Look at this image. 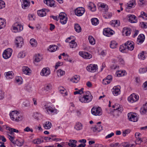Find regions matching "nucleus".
<instances>
[{"instance_id":"f257e3e1","label":"nucleus","mask_w":147,"mask_h":147,"mask_svg":"<svg viewBox=\"0 0 147 147\" xmlns=\"http://www.w3.org/2000/svg\"><path fill=\"white\" fill-rule=\"evenodd\" d=\"M9 115L11 119L13 121H18L22 119V116L17 111H12L10 113Z\"/></svg>"},{"instance_id":"f03ea898","label":"nucleus","mask_w":147,"mask_h":147,"mask_svg":"<svg viewBox=\"0 0 147 147\" xmlns=\"http://www.w3.org/2000/svg\"><path fill=\"white\" fill-rule=\"evenodd\" d=\"M93 97L92 95L87 94L84 95L83 97H79V100L82 103H88L91 102L92 99Z\"/></svg>"},{"instance_id":"7ed1b4c3","label":"nucleus","mask_w":147,"mask_h":147,"mask_svg":"<svg viewBox=\"0 0 147 147\" xmlns=\"http://www.w3.org/2000/svg\"><path fill=\"white\" fill-rule=\"evenodd\" d=\"M92 113L95 116H100L102 115V110L100 107H94L91 109Z\"/></svg>"},{"instance_id":"20e7f679","label":"nucleus","mask_w":147,"mask_h":147,"mask_svg":"<svg viewBox=\"0 0 147 147\" xmlns=\"http://www.w3.org/2000/svg\"><path fill=\"white\" fill-rule=\"evenodd\" d=\"M13 29L15 33L20 32L23 29V26L20 23L16 22L12 26Z\"/></svg>"},{"instance_id":"39448f33","label":"nucleus","mask_w":147,"mask_h":147,"mask_svg":"<svg viewBox=\"0 0 147 147\" xmlns=\"http://www.w3.org/2000/svg\"><path fill=\"white\" fill-rule=\"evenodd\" d=\"M60 23L63 25L66 24L67 21L66 14L64 12H61L59 15Z\"/></svg>"},{"instance_id":"423d86ee","label":"nucleus","mask_w":147,"mask_h":147,"mask_svg":"<svg viewBox=\"0 0 147 147\" xmlns=\"http://www.w3.org/2000/svg\"><path fill=\"white\" fill-rule=\"evenodd\" d=\"M45 109L48 114L51 115H54L58 113V111L55 109L54 107L53 108L50 106H45Z\"/></svg>"},{"instance_id":"0eeeda50","label":"nucleus","mask_w":147,"mask_h":147,"mask_svg":"<svg viewBox=\"0 0 147 147\" xmlns=\"http://www.w3.org/2000/svg\"><path fill=\"white\" fill-rule=\"evenodd\" d=\"M12 50L11 49L8 48L5 50L3 54V56L5 59H7L11 56Z\"/></svg>"},{"instance_id":"6e6552de","label":"nucleus","mask_w":147,"mask_h":147,"mask_svg":"<svg viewBox=\"0 0 147 147\" xmlns=\"http://www.w3.org/2000/svg\"><path fill=\"white\" fill-rule=\"evenodd\" d=\"M129 41H127L124 44L121 45L119 48V51L123 53H126L128 52L129 50V46L128 43Z\"/></svg>"},{"instance_id":"1a4fd4ad","label":"nucleus","mask_w":147,"mask_h":147,"mask_svg":"<svg viewBox=\"0 0 147 147\" xmlns=\"http://www.w3.org/2000/svg\"><path fill=\"white\" fill-rule=\"evenodd\" d=\"M101 122L97 123L94 127L91 128V130L94 132H97L100 131L102 129V127L101 125Z\"/></svg>"},{"instance_id":"9d476101","label":"nucleus","mask_w":147,"mask_h":147,"mask_svg":"<svg viewBox=\"0 0 147 147\" xmlns=\"http://www.w3.org/2000/svg\"><path fill=\"white\" fill-rule=\"evenodd\" d=\"M98 66L97 65L91 64L88 66L86 68L87 70L90 72H94L97 70Z\"/></svg>"},{"instance_id":"9b49d317","label":"nucleus","mask_w":147,"mask_h":147,"mask_svg":"<svg viewBox=\"0 0 147 147\" xmlns=\"http://www.w3.org/2000/svg\"><path fill=\"white\" fill-rule=\"evenodd\" d=\"M138 95L134 93H133L129 96V102L133 103L136 102L139 100Z\"/></svg>"},{"instance_id":"f8f14e48","label":"nucleus","mask_w":147,"mask_h":147,"mask_svg":"<svg viewBox=\"0 0 147 147\" xmlns=\"http://www.w3.org/2000/svg\"><path fill=\"white\" fill-rule=\"evenodd\" d=\"M114 32L113 30L108 28L104 29L103 32V34L108 37H109L113 35Z\"/></svg>"},{"instance_id":"ddd939ff","label":"nucleus","mask_w":147,"mask_h":147,"mask_svg":"<svg viewBox=\"0 0 147 147\" xmlns=\"http://www.w3.org/2000/svg\"><path fill=\"white\" fill-rule=\"evenodd\" d=\"M85 11L84 9L82 7H79L77 8L75 10V14L78 16H81L84 14Z\"/></svg>"},{"instance_id":"4468645a","label":"nucleus","mask_w":147,"mask_h":147,"mask_svg":"<svg viewBox=\"0 0 147 147\" xmlns=\"http://www.w3.org/2000/svg\"><path fill=\"white\" fill-rule=\"evenodd\" d=\"M23 38L20 37H16V39L15 44L17 47L20 48L23 44Z\"/></svg>"},{"instance_id":"2eb2a0df","label":"nucleus","mask_w":147,"mask_h":147,"mask_svg":"<svg viewBox=\"0 0 147 147\" xmlns=\"http://www.w3.org/2000/svg\"><path fill=\"white\" fill-rule=\"evenodd\" d=\"M79 55L83 58L86 59H90L92 57V55L86 52H80Z\"/></svg>"},{"instance_id":"dca6fc26","label":"nucleus","mask_w":147,"mask_h":147,"mask_svg":"<svg viewBox=\"0 0 147 147\" xmlns=\"http://www.w3.org/2000/svg\"><path fill=\"white\" fill-rule=\"evenodd\" d=\"M51 73L48 67L44 68L41 70L40 74L42 76H49Z\"/></svg>"},{"instance_id":"f3484780","label":"nucleus","mask_w":147,"mask_h":147,"mask_svg":"<svg viewBox=\"0 0 147 147\" xmlns=\"http://www.w3.org/2000/svg\"><path fill=\"white\" fill-rule=\"evenodd\" d=\"M121 87L119 86H114L112 90V92L113 94L117 96L120 94Z\"/></svg>"},{"instance_id":"a211bd4d","label":"nucleus","mask_w":147,"mask_h":147,"mask_svg":"<svg viewBox=\"0 0 147 147\" xmlns=\"http://www.w3.org/2000/svg\"><path fill=\"white\" fill-rule=\"evenodd\" d=\"M138 117L135 113H129V121L133 122H136L138 121Z\"/></svg>"},{"instance_id":"6ab92c4d","label":"nucleus","mask_w":147,"mask_h":147,"mask_svg":"<svg viewBox=\"0 0 147 147\" xmlns=\"http://www.w3.org/2000/svg\"><path fill=\"white\" fill-rule=\"evenodd\" d=\"M113 108L114 109L113 110L116 111L117 112L121 113L123 111V108L122 106L118 104H115L112 106Z\"/></svg>"},{"instance_id":"aec40b11","label":"nucleus","mask_w":147,"mask_h":147,"mask_svg":"<svg viewBox=\"0 0 147 147\" xmlns=\"http://www.w3.org/2000/svg\"><path fill=\"white\" fill-rule=\"evenodd\" d=\"M135 136L136 138L135 141V142L137 144H139L143 142L142 140V139L141 134L139 132H136L135 134Z\"/></svg>"},{"instance_id":"412c9836","label":"nucleus","mask_w":147,"mask_h":147,"mask_svg":"<svg viewBox=\"0 0 147 147\" xmlns=\"http://www.w3.org/2000/svg\"><path fill=\"white\" fill-rule=\"evenodd\" d=\"M49 11L46 9H43L41 10L37 11V13L39 16L40 17H43L46 16V12H48Z\"/></svg>"},{"instance_id":"4be33fe9","label":"nucleus","mask_w":147,"mask_h":147,"mask_svg":"<svg viewBox=\"0 0 147 147\" xmlns=\"http://www.w3.org/2000/svg\"><path fill=\"white\" fill-rule=\"evenodd\" d=\"M145 37L143 34H140L138 36L137 39V42L138 44L142 43L144 41Z\"/></svg>"},{"instance_id":"5701e85b","label":"nucleus","mask_w":147,"mask_h":147,"mask_svg":"<svg viewBox=\"0 0 147 147\" xmlns=\"http://www.w3.org/2000/svg\"><path fill=\"white\" fill-rule=\"evenodd\" d=\"M30 0H23L22 4V7L24 9H26L30 6Z\"/></svg>"},{"instance_id":"b1692460","label":"nucleus","mask_w":147,"mask_h":147,"mask_svg":"<svg viewBox=\"0 0 147 147\" xmlns=\"http://www.w3.org/2000/svg\"><path fill=\"white\" fill-rule=\"evenodd\" d=\"M147 56V53L146 51H142L139 53L138 55V58L141 60H144L146 58V57Z\"/></svg>"},{"instance_id":"393cba45","label":"nucleus","mask_w":147,"mask_h":147,"mask_svg":"<svg viewBox=\"0 0 147 147\" xmlns=\"http://www.w3.org/2000/svg\"><path fill=\"white\" fill-rule=\"evenodd\" d=\"M44 3L51 7H55V1L53 0H44Z\"/></svg>"},{"instance_id":"a878e982","label":"nucleus","mask_w":147,"mask_h":147,"mask_svg":"<svg viewBox=\"0 0 147 147\" xmlns=\"http://www.w3.org/2000/svg\"><path fill=\"white\" fill-rule=\"evenodd\" d=\"M138 20L137 17L134 15L129 14V22L131 23H136Z\"/></svg>"},{"instance_id":"bb28decb","label":"nucleus","mask_w":147,"mask_h":147,"mask_svg":"<svg viewBox=\"0 0 147 147\" xmlns=\"http://www.w3.org/2000/svg\"><path fill=\"white\" fill-rule=\"evenodd\" d=\"M140 112L142 114H145L147 113V102L143 105L140 109Z\"/></svg>"},{"instance_id":"cd10ccee","label":"nucleus","mask_w":147,"mask_h":147,"mask_svg":"<svg viewBox=\"0 0 147 147\" xmlns=\"http://www.w3.org/2000/svg\"><path fill=\"white\" fill-rule=\"evenodd\" d=\"M69 143L66 142V144H68L69 146L71 147H76V143L77 141L76 140H70Z\"/></svg>"},{"instance_id":"c85d7f7f","label":"nucleus","mask_w":147,"mask_h":147,"mask_svg":"<svg viewBox=\"0 0 147 147\" xmlns=\"http://www.w3.org/2000/svg\"><path fill=\"white\" fill-rule=\"evenodd\" d=\"M22 71L23 73L26 75H29L30 73V69L27 66H23L22 67Z\"/></svg>"},{"instance_id":"c756f323","label":"nucleus","mask_w":147,"mask_h":147,"mask_svg":"<svg viewBox=\"0 0 147 147\" xmlns=\"http://www.w3.org/2000/svg\"><path fill=\"white\" fill-rule=\"evenodd\" d=\"M5 77L7 79H12L13 78V74L12 71H8L5 73Z\"/></svg>"},{"instance_id":"7c9ffc66","label":"nucleus","mask_w":147,"mask_h":147,"mask_svg":"<svg viewBox=\"0 0 147 147\" xmlns=\"http://www.w3.org/2000/svg\"><path fill=\"white\" fill-rule=\"evenodd\" d=\"M80 77L79 76L75 75L73 76L71 79V81L73 83H77L80 80Z\"/></svg>"},{"instance_id":"2f4dec72","label":"nucleus","mask_w":147,"mask_h":147,"mask_svg":"<svg viewBox=\"0 0 147 147\" xmlns=\"http://www.w3.org/2000/svg\"><path fill=\"white\" fill-rule=\"evenodd\" d=\"M88 8L92 11H94L96 10V6L95 5L92 3L90 2L88 6Z\"/></svg>"},{"instance_id":"473e14b6","label":"nucleus","mask_w":147,"mask_h":147,"mask_svg":"<svg viewBox=\"0 0 147 147\" xmlns=\"http://www.w3.org/2000/svg\"><path fill=\"white\" fill-rule=\"evenodd\" d=\"M82 125L81 123L78 122L76 123L74 128L77 130H80L82 129Z\"/></svg>"},{"instance_id":"72a5a7b5","label":"nucleus","mask_w":147,"mask_h":147,"mask_svg":"<svg viewBox=\"0 0 147 147\" xmlns=\"http://www.w3.org/2000/svg\"><path fill=\"white\" fill-rule=\"evenodd\" d=\"M57 46L55 45H50L49 47V50L51 52H54L57 49Z\"/></svg>"},{"instance_id":"f704fd0d","label":"nucleus","mask_w":147,"mask_h":147,"mask_svg":"<svg viewBox=\"0 0 147 147\" xmlns=\"http://www.w3.org/2000/svg\"><path fill=\"white\" fill-rule=\"evenodd\" d=\"M34 62H40L42 59V57L39 54H36L35 55Z\"/></svg>"},{"instance_id":"c9c22d12","label":"nucleus","mask_w":147,"mask_h":147,"mask_svg":"<svg viewBox=\"0 0 147 147\" xmlns=\"http://www.w3.org/2000/svg\"><path fill=\"white\" fill-rule=\"evenodd\" d=\"M43 127L46 129H49L51 127V123L49 121H46L43 124Z\"/></svg>"},{"instance_id":"e433bc0d","label":"nucleus","mask_w":147,"mask_h":147,"mask_svg":"<svg viewBox=\"0 0 147 147\" xmlns=\"http://www.w3.org/2000/svg\"><path fill=\"white\" fill-rule=\"evenodd\" d=\"M136 5L135 0H131L129 1V9L134 7Z\"/></svg>"},{"instance_id":"4c0bfd02","label":"nucleus","mask_w":147,"mask_h":147,"mask_svg":"<svg viewBox=\"0 0 147 147\" xmlns=\"http://www.w3.org/2000/svg\"><path fill=\"white\" fill-rule=\"evenodd\" d=\"M30 45L32 47H36L37 44V42L36 40L33 38L30 40Z\"/></svg>"},{"instance_id":"58836bf2","label":"nucleus","mask_w":147,"mask_h":147,"mask_svg":"<svg viewBox=\"0 0 147 147\" xmlns=\"http://www.w3.org/2000/svg\"><path fill=\"white\" fill-rule=\"evenodd\" d=\"M138 18H142L144 19L147 20V14L144 11H141L140 15L138 16Z\"/></svg>"},{"instance_id":"ea45409f","label":"nucleus","mask_w":147,"mask_h":147,"mask_svg":"<svg viewBox=\"0 0 147 147\" xmlns=\"http://www.w3.org/2000/svg\"><path fill=\"white\" fill-rule=\"evenodd\" d=\"M5 23L4 19L0 18V29L5 27Z\"/></svg>"},{"instance_id":"a19ab883","label":"nucleus","mask_w":147,"mask_h":147,"mask_svg":"<svg viewBox=\"0 0 147 147\" xmlns=\"http://www.w3.org/2000/svg\"><path fill=\"white\" fill-rule=\"evenodd\" d=\"M74 29L75 31L78 33L80 32L81 31V28L79 24H75Z\"/></svg>"},{"instance_id":"79ce46f5","label":"nucleus","mask_w":147,"mask_h":147,"mask_svg":"<svg viewBox=\"0 0 147 147\" xmlns=\"http://www.w3.org/2000/svg\"><path fill=\"white\" fill-rule=\"evenodd\" d=\"M91 22L92 24L95 26L97 25L99 23V20L96 18H92Z\"/></svg>"},{"instance_id":"37998d69","label":"nucleus","mask_w":147,"mask_h":147,"mask_svg":"<svg viewBox=\"0 0 147 147\" xmlns=\"http://www.w3.org/2000/svg\"><path fill=\"white\" fill-rule=\"evenodd\" d=\"M125 73V71L123 72V71H119L116 72L115 75H116L117 77H120L124 76Z\"/></svg>"},{"instance_id":"c03bdc74","label":"nucleus","mask_w":147,"mask_h":147,"mask_svg":"<svg viewBox=\"0 0 147 147\" xmlns=\"http://www.w3.org/2000/svg\"><path fill=\"white\" fill-rule=\"evenodd\" d=\"M77 43L75 42L74 40H71L69 42V45L70 48H75L77 46Z\"/></svg>"},{"instance_id":"a18cd8bd","label":"nucleus","mask_w":147,"mask_h":147,"mask_svg":"<svg viewBox=\"0 0 147 147\" xmlns=\"http://www.w3.org/2000/svg\"><path fill=\"white\" fill-rule=\"evenodd\" d=\"M88 39L89 42L91 44L94 45L95 43V40L94 39L92 36H88Z\"/></svg>"},{"instance_id":"49530a36","label":"nucleus","mask_w":147,"mask_h":147,"mask_svg":"<svg viewBox=\"0 0 147 147\" xmlns=\"http://www.w3.org/2000/svg\"><path fill=\"white\" fill-rule=\"evenodd\" d=\"M117 45V44L115 41L114 40L112 41H111L110 47L112 49H114L116 47Z\"/></svg>"},{"instance_id":"de8ad7c7","label":"nucleus","mask_w":147,"mask_h":147,"mask_svg":"<svg viewBox=\"0 0 147 147\" xmlns=\"http://www.w3.org/2000/svg\"><path fill=\"white\" fill-rule=\"evenodd\" d=\"M119 147H129V142H123L119 144Z\"/></svg>"},{"instance_id":"09e8293b","label":"nucleus","mask_w":147,"mask_h":147,"mask_svg":"<svg viewBox=\"0 0 147 147\" xmlns=\"http://www.w3.org/2000/svg\"><path fill=\"white\" fill-rule=\"evenodd\" d=\"M128 30H129L128 27H125L123 28L122 32L123 35V36H127Z\"/></svg>"},{"instance_id":"8fccbe9b","label":"nucleus","mask_w":147,"mask_h":147,"mask_svg":"<svg viewBox=\"0 0 147 147\" xmlns=\"http://www.w3.org/2000/svg\"><path fill=\"white\" fill-rule=\"evenodd\" d=\"M134 48V43L131 41H129V50L132 51Z\"/></svg>"},{"instance_id":"3c124183","label":"nucleus","mask_w":147,"mask_h":147,"mask_svg":"<svg viewBox=\"0 0 147 147\" xmlns=\"http://www.w3.org/2000/svg\"><path fill=\"white\" fill-rule=\"evenodd\" d=\"M59 91L60 93L62 94H64V96H66L67 95V92L64 88L62 87H61L59 88Z\"/></svg>"},{"instance_id":"603ef678","label":"nucleus","mask_w":147,"mask_h":147,"mask_svg":"<svg viewBox=\"0 0 147 147\" xmlns=\"http://www.w3.org/2000/svg\"><path fill=\"white\" fill-rule=\"evenodd\" d=\"M57 74L58 76H62L65 74V71L61 69H59L57 71Z\"/></svg>"},{"instance_id":"864d4df0","label":"nucleus","mask_w":147,"mask_h":147,"mask_svg":"<svg viewBox=\"0 0 147 147\" xmlns=\"http://www.w3.org/2000/svg\"><path fill=\"white\" fill-rule=\"evenodd\" d=\"M147 72V67H145L141 68L139 70V72L140 74H144Z\"/></svg>"},{"instance_id":"5fc2aeb1","label":"nucleus","mask_w":147,"mask_h":147,"mask_svg":"<svg viewBox=\"0 0 147 147\" xmlns=\"http://www.w3.org/2000/svg\"><path fill=\"white\" fill-rule=\"evenodd\" d=\"M52 89V85L50 84H47L45 85V89L46 90L48 91Z\"/></svg>"},{"instance_id":"6e6d98bb","label":"nucleus","mask_w":147,"mask_h":147,"mask_svg":"<svg viewBox=\"0 0 147 147\" xmlns=\"http://www.w3.org/2000/svg\"><path fill=\"white\" fill-rule=\"evenodd\" d=\"M25 56V52L24 51L21 52L19 53L18 55V57L19 58H23Z\"/></svg>"},{"instance_id":"4d7b16f0","label":"nucleus","mask_w":147,"mask_h":147,"mask_svg":"<svg viewBox=\"0 0 147 147\" xmlns=\"http://www.w3.org/2000/svg\"><path fill=\"white\" fill-rule=\"evenodd\" d=\"M135 81L136 83L140 84L141 83V81L140 80V77L139 76H136L135 77Z\"/></svg>"},{"instance_id":"13d9d810","label":"nucleus","mask_w":147,"mask_h":147,"mask_svg":"<svg viewBox=\"0 0 147 147\" xmlns=\"http://www.w3.org/2000/svg\"><path fill=\"white\" fill-rule=\"evenodd\" d=\"M84 88H81L80 90H79L78 91H75L74 92V94L76 95L77 94H81L83 93V90Z\"/></svg>"},{"instance_id":"bf43d9fd","label":"nucleus","mask_w":147,"mask_h":147,"mask_svg":"<svg viewBox=\"0 0 147 147\" xmlns=\"http://www.w3.org/2000/svg\"><path fill=\"white\" fill-rule=\"evenodd\" d=\"M43 142V141H41V140L39 139H37V140H34L33 141V142L34 143L36 144H39Z\"/></svg>"},{"instance_id":"052dcab7","label":"nucleus","mask_w":147,"mask_h":147,"mask_svg":"<svg viewBox=\"0 0 147 147\" xmlns=\"http://www.w3.org/2000/svg\"><path fill=\"white\" fill-rule=\"evenodd\" d=\"M40 114L36 112L34 113L33 115V117L36 119L38 120L39 119V117Z\"/></svg>"},{"instance_id":"680f3d73","label":"nucleus","mask_w":147,"mask_h":147,"mask_svg":"<svg viewBox=\"0 0 147 147\" xmlns=\"http://www.w3.org/2000/svg\"><path fill=\"white\" fill-rule=\"evenodd\" d=\"M5 6V2L3 1L0 0V9L4 7Z\"/></svg>"},{"instance_id":"e2e57ef3","label":"nucleus","mask_w":147,"mask_h":147,"mask_svg":"<svg viewBox=\"0 0 147 147\" xmlns=\"http://www.w3.org/2000/svg\"><path fill=\"white\" fill-rule=\"evenodd\" d=\"M8 137L11 141L13 144H15L14 138L10 135H8Z\"/></svg>"},{"instance_id":"0e129e2a","label":"nucleus","mask_w":147,"mask_h":147,"mask_svg":"<svg viewBox=\"0 0 147 147\" xmlns=\"http://www.w3.org/2000/svg\"><path fill=\"white\" fill-rule=\"evenodd\" d=\"M111 82V81L109 80H108L107 79H104L103 80L102 83L103 84H107L110 83Z\"/></svg>"},{"instance_id":"69168bd1","label":"nucleus","mask_w":147,"mask_h":147,"mask_svg":"<svg viewBox=\"0 0 147 147\" xmlns=\"http://www.w3.org/2000/svg\"><path fill=\"white\" fill-rule=\"evenodd\" d=\"M100 6L102 8H105V11H107V10L108 9L107 6L104 3L101 4L100 5Z\"/></svg>"},{"instance_id":"338daca9","label":"nucleus","mask_w":147,"mask_h":147,"mask_svg":"<svg viewBox=\"0 0 147 147\" xmlns=\"http://www.w3.org/2000/svg\"><path fill=\"white\" fill-rule=\"evenodd\" d=\"M63 64V63L62 62H58L56 64L55 66V68L56 69L57 68L58 66L62 65Z\"/></svg>"},{"instance_id":"774afa93","label":"nucleus","mask_w":147,"mask_h":147,"mask_svg":"<svg viewBox=\"0 0 147 147\" xmlns=\"http://www.w3.org/2000/svg\"><path fill=\"white\" fill-rule=\"evenodd\" d=\"M141 26L144 28H147V23L146 22H142L141 23Z\"/></svg>"}]
</instances>
